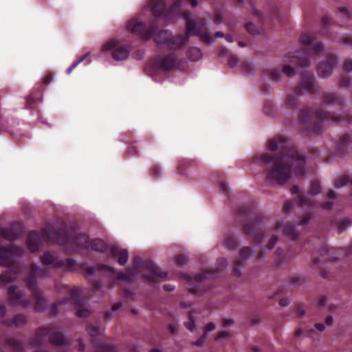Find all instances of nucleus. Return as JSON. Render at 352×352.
Masks as SVG:
<instances>
[{
  "mask_svg": "<svg viewBox=\"0 0 352 352\" xmlns=\"http://www.w3.org/2000/svg\"><path fill=\"white\" fill-rule=\"evenodd\" d=\"M271 152L276 155L261 153L252 158V163L261 166L270 182L278 185L286 184L296 175L302 177L305 175V158L295 146H292L287 138L278 136L270 139L267 144Z\"/></svg>",
  "mask_w": 352,
  "mask_h": 352,
  "instance_id": "1",
  "label": "nucleus"
},
{
  "mask_svg": "<svg viewBox=\"0 0 352 352\" xmlns=\"http://www.w3.org/2000/svg\"><path fill=\"white\" fill-rule=\"evenodd\" d=\"M183 17L186 20V32L184 34L172 35L168 30H162L157 27L158 19H154L148 23H145L136 19H132L127 25L128 30L132 33L141 36L148 41L153 38L159 45H164L170 51H176L184 47L192 36H199L206 44L212 43L210 32L206 28V21L199 18L197 21L190 19V13L184 12Z\"/></svg>",
  "mask_w": 352,
  "mask_h": 352,
  "instance_id": "2",
  "label": "nucleus"
},
{
  "mask_svg": "<svg viewBox=\"0 0 352 352\" xmlns=\"http://www.w3.org/2000/svg\"><path fill=\"white\" fill-rule=\"evenodd\" d=\"M78 268L87 278L95 275L99 271L107 272L116 276L118 280L133 281L136 274H140L144 281L148 283L166 278L168 275L167 272L162 271L152 261L142 260L138 256H134L133 267L127 268L125 272H117L114 268L104 264H98L97 267L91 266L86 262L80 263Z\"/></svg>",
  "mask_w": 352,
  "mask_h": 352,
  "instance_id": "3",
  "label": "nucleus"
},
{
  "mask_svg": "<svg viewBox=\"0 0 352 352\" xmlns=\"http://www.w3.org/2000/svg\"><path fill=\"white\" fill-rule=\"evenodd\" d=\"M344 102L342 98L336 93H328L323 96V104L316 111L310 108L305 109L300 113L299 122L302 126V133L307 135L320 134L326 123H350L352 117L349 115L340 116L326 110L327 107H342Z\"/></svg>",
  "mask_w": 352,
  "mask_h": 352,
  "instance_id": "4",
  "label": "nucleus"
},
{
  "mask_svg": "<svg viewBox=\"0 0 352 352\" xmlns=\"http://www.w3.org/2000/svg\"><path fill=\"white\" fill-rule=\"evenodd\" d=\"M42 242H56L59 245L73 243L76 246L88 249L90 241L86 234L79 233L72 238L69 232L65 230H60L55 232L52 227L47 226L40 232H30L26 240V245L31 252H36L39 249Z\"/></svg>",
  "mask_w": 352,
  "mask_h": 352,
  "instance_id": "5",
  "label": "nucleus"
},
{
  "mask_svg": "<svg viewBox=\"0 0 352 352\" xmlns=\"http://www.w3.org/2000/svg\"><path fill=\"white\" fill-rule=\"evenodd\" d=\"M236 218L243 225V231L255 244H261L266 231L268 218L261 213H256L248 205L238 208Z\"/></svg>",
  "mask_w": 352,
  "mask_h": 352,
  "instance_id": "6",
  "label": "nucleus"
},
{
  "mask_svg": "<svg viewBox=\"0 0 352 352\" xmlns=\"http://www.w3.org/2000/svg\"><path fill=\"white\" fill-rule=\"evenodd\" d=\"M316 34L311 32L303 33L299 41L304 45L302 49L295 52L294 54L289 53L286 56V61L300 67H306L310 65L314 56H320L324 52V45L322 42H316Z\"/></svg>",
  "mask_w": 352,
  "mask_h": 352,
  "instance_id": "7",
  "label": "nucleus"
},
{
  "mask_svg": "<svg viewBox=\"0 0 352 352\" xmlns=\"http://www.w3.org/2000/svg\"><path fill=\"white\" fill-rule=\"evenodd\" d=\"M50 270L47 267H41L36 264H31L29 276L25 279V283L32 292V296L34 299V310L37 312H43L46 310L47 300L43 296V292L37 285L38 278L43 279L50 276Z\"/></svg>",
  "mask_w": 352,
  "mask_h": 352,
  "instance_id": "8",
  "label": "nucleus"
},
{
  "mask_svg": "<svg viewBox=\"0 0 352 352\" xmlns=\"http://www.w3.org/2000/svg\"><path fill=\"white\" fill-rule=\"evenodd\" d=\"M62 292L68 294L67 298L62 300H58L53 303L50 308L49 315L50 316H55L59 313V308L72 302L76 310V315L79 318H87L90 315V311L82 307V301L80 299L81 292L77 287H70L69 285H64L62 287Z\"/></svg>",
  "mask_w": 352,
  "mask_h": 352,
  "instance_id": "9",
  "label": "nucleus"
},
{
  "mask_svg": "<svg viewBox=\"0 0 352 352\" xmlns=\"http://www.w3.org/2000/svg\"><path fill=\"white\" fill-rule=\"evenodd\" d=\"M317 89L318 85L313 74L304 73L301 76L300 87H296L287 94L285 101L286 107L291 109H294L297 107V97L302 95V90L309 94H314L316 91Z\"/></svg>",
  "mask_w": 352,
  "mask_h": 352,
  "instance_id": "10",
  "label": "nucleus"
},
{
  "mask_svg": "<svg viewBox=\"0 0 352 352\" xmlns=\"http://www.w3.org/2000/svg\"><path fill=\"white\" fill-rule=\"evenodd\" d=\"M221 261L223 265L221 267H218L216 270H206L203 273L196 274L194 276L186 274L184 278L189 283L195 282V285L188 287L190 293L197 295H201L202 291H201V282L207 278H215L218 276V274L220 271L223 270L226 266V260L221 259Z\"/></svg>",
  "mask_w": 352,
  "mask_h": 352,
  "instance_id": "11",
  "label": "nucleus"
},
{
  "mask_svg": "<svg viewBox=\"0 0 352 352\" xmlns=\"http://www.w3.org/2000/svg\"><path fill=\"white\" fill-rule=\"evenodd\" d=\"M103 52H109L116 60H123L128 58L130 46L118 40L112 39L107 42L102 47Z\"/></svg>",
  "mask_w": 352,
  "mask_h": 352,
  "instance_id": "12",
  "label": "nucleus"
},
{
  "mask_svg": "<svg viewBox=\"0 0 352 352\" xmlns=\"http://www.w3.org/2000/svg\"><path fill=\"white\" fill-rule=\"evenodd\" d=\"M41 261L43 265H54L56 269L63 268L66 272H74L77 268V263L73 258H65L56 261L54 254L50 252H45L41 256Z\"/></svg>",
  "mask_w": 352,
  "mask_h": 352,
  "instance_id": "13",
  "label": "nucleus"
},
{
  "mask_svg": "<svg viewBox=\"0 0 352 352\" xmlns=\"http://www.w3.org/2000/svg\"><path fill=\"white\" fill-rule=\"evenodd\" d=\"M178 56L175 52L170 53L164 56L157 58L152 63L153 69L164 72L174 69L177 65Z\"/></svg>",
  "mask_w": 352,
  "mask_h": 352,
  "instance_id": "14",
  "label": "nucleus"
},
{
  "mask_svg": "<svg viewBox=\"0 0 352 352\" xmlns=\"http://www.w3.org/2000/svg\"><path fill=\"white\" fill-rule=\"evenodd\" d=\"M337 64V57L333 54H329L324 61L319 63L317 72L320 77L327 78L331 76L334 67Z\"/></svg>",
  "mask_w": 352,
  "mask_h": 352,
  "instance_id": "15",
  "label": "nucleus"
},
{
  "mask_svg": "<svg viewBox=\"0 0 352 352\" xmlns=\"http://www.w3.org/2000/svg\"><path fill=\"white\" fill-rule=\"evenodd\" d=\"M8 294L9 296L10 303L14 305H21L23 307H28L31 302L29 300H22L24 296V292L22 290H16V287L10 285L8 288Z\"/></svg>",
  "mask_w": 352,
  "mask_h": 352,
  "instance_id": "16",
  "label": "nucleus"
},
{
  "mask_svg": "<svg viewBox=\"0 0 352 352\" xmlns=\"http://www.w3.org/2000/svg\"><path fill=\"white\" fill-rule=\"evenodd\" d=\"M17 248L15 245L5 247L0 245V265L10 267L13 264V256L16 254Z\"/></svg>",
  "mask_w": 352,
  "mask_h": 352,
  "instance_id": "17",
  "label": "nucleus"
},
{
  "mask_svg": "<svg viewBox=\"0 0 352 352\" xmlns=\"http://www.w3.org/2000/svg\"><path fill=\"white\" fill-rule=\"evenodd\" d=\"M274 229L276 232L283 231L287 237L292 239H296L299 236L296 228L290 223H284L283 221H278L276 223Z\"/></svg>",
  "mask_w": 352,
  "mask_h": 352,
  "instance_id": "18",
  "label": "nucleus"
},
{
  "mask_svg": "<svg viewBox=\"0 0 352 352\" xmlns=\"http://www.w3.org/2000/svg\"><path fill=\"white\" fill-rule=\"evenodd\" d=\"M28 322V316L23 314H17L13 318H6L0 320V323L4 326L10 327L14 326L20 327L25 325Z\"/></svg>",
  "mask_w": 352,
  "mask_h": 352,
  "instance_id": "19",
  "label": "nucleus"
},
{
  "mask_svg": "<svg viewBox=\"0 0 352 352\" xmlns=\"http://www.w3.org/2000/svg\"><path fill=\"white\" fill-rule=\"evenodd\" d=\"M166 11V3L164 0H154L151 5V12L155 16H160L165 13V17L167 20L171 19L177 15H179L180 12L172 16H168V11Z\"/></svg>",
  "mask_w": 352,
  "mask_h": 352,
  "instance_id": "20",
  "label": "nucleus"
},
{
  "mask_svg": "<svg viewBox=\"0 0 352 352\" xmlns=\"http://www.w3.org/2000/svg\"><path fill=\"white\" fill-rule=\"evenodd\" d=\"M4 346L8 348L12 352H25V342L19 339L7 337L4 341Z\"/></svg>",
  "mask_w": 352,
  "mask_h": 352,
  "instance_id": "21",
  "label": "nucleus"
},
{
  "mask_svg": "<svg viewBox=\"0 0 352 352\" xmlns=\"http://www.w3.org/2000/svg\"><path fill=\"white\" fill-rule=\"evenodd\" d=\"M251 253L250 247H243L239 251V260L236 261L232 269V274L234 276L239 277L241 275L239 267L243 264L245 261L248 258Z\"/></svg>",
  "mask_w": 352,
  "mask_h": 352,
  "instance_id": "22",
  "label": "nucleus"
},
{
  "mask_svg": "<svg viewBox=\"0 0 352 352\" xmlns=\"http://www.w3.org/2000/svg\"><path fill=\"white\" fill-rule=\"evenodd\" d=\"M109 256L115 258L118 256V262L120 265H124L129 259V252L126 249L119 250L117 247H111L109 248Z\"/></svg>",
  "mask_w": 352,
  "mask_h": 352,
  "instance_id": "23",
  "label": "nucleus"
},
{
  "mask_svg": "<svg viewBox=\"0 0 352 352\" xmlns=\"http://www.w3.org/2000/svg\"><path fill=\"white\" fill-rule=\"evenodd\" d=\"M284 250L282 248H277L274 252L276 255L275 262L278 266H280L281 264L287 263L292 257H293L296 254L300 252L298 251H293L292 249L288 251L287 256L283 255Z\"/></svg>",
  "mask_w": 352,
  "mask_h": 352,
  "instance_id": "24",
  "label": "nucleus"
},
{
  "mask_svg": "<svg viewBox=\"0 0 352 352\" xmlns=\"http://www.w3.org/2000/svg\"><path fill=\"white\" fill-rule=\"evenodd\" d=\"M282 72L288 77L293 76L295 74L294 69L290 65H285L282 71L278 69H272L270 72V77L273 80L278 81L280 79Z\"/></svg>",
  "mask_w": 352,
  "mask_h": 352,
  "instance_id": "25",
  "label": "nucleus"
},
{
  "mask_svg": "<svg viewBox=\"0 0 352 352\" xmlns=\"http://www.w3.org/2000/svg\"><path fill=\"white\" fill-rule=\"evenodd\" d=\"M333 26L334 25L331 22V20L329 18V16H323L322 19V27L320 34L324 36H327L329 38H333Z\"/></svg>",
  "mask_w": 352,
  "mask_h": 352,
  "instance_id": "26",
  "label": "nucleus"
},
{
  "mask_svg": "<svg viewBox=\"0 0 352 352\" xmlns=\"http://www.w3.org/2000/svg\"><path fill=\"white\" fill-rule=\"evenodd\" d=\"M17 276L18 273L15 270L8 268L0 274V286L14 281Z\"/></svg>",
  "mask_w": 352,
  "mask_h": 352,
  "instance_id": "27",
  "label": "nucleus"
},
{
  "mask_svg": "<svg viewBox=\"0 0 352 352\" xmlns=\"http://www.w3.org/2000/svg\"><path fill=\"white\" fill-rule=\"evenodd\" d=\"M333 254V253H336L337 256H329V260L330 261H335L336 260H337L338 258V256H340L342 253H344V250L343 249H339V250H334L333 248H331L329 249L328 248V246L324 243H322L321 248H320L319 250V254H320V256L321 257H322L323 256L326 255V254H329V253Z\"/></svg>",
  "mask_w": 352,
  "mask_h": 352,
  "instance_id": "28",
  "label": "nucleus"
},
{
  "mask_svg": "<svg viewBox=\"0 0 352 352\" xmlns=\"http://www.w3.org/2000/svg\"><path fill=\"white\" fill-rule=\"evenodd\" d=\"M89 248L99 252H104L109 250L106 243L100 239H95L89 242Z\"/></svg>",
  "mask_w": 352,
  "mask_h": 352,
  "instance_id": "29",
  "label": "nucleus"
},
{
  "mask_svg": "<svg viewBox=\"0 0 352 352\" xmlns=\"http://www.w3.org/2000/svg\"><path fill=\"white\" fill-rule=\"evenodd\" d=\"M224 243L227 248L234 250L238 248L240 244L239 241L231 233L225 235Z\"/></svg>",
  "mask_w": 352,
  "mask_h": 352,
  "instance_id": "30",
  "label": "nucleus"
},
{
  "mask_svg": "<svg viewBox=\"0 0 352 352\" xmlns=\"http://www.w3.org/2000/svg\"><path fill=\"white\" fill-rule=\"evenodd\" d=\"M352 224V221L349 219H335L332 223L331 226H335L338 230L339 233H342L346 228H348Z\"/></svg>",
  "mask_w": 352,
  "mask_h": 352,
  "instance_id": "31",
  "label": "nucleus"
},
{
  "mask_svg": "<svg viewBox=\"0 0 352 352\" xmlns=\"http://www.w3.org/2000/svg\"><path fill=\"white\" fill-rule=\"evenodd\" d=\"M0 237L12 242L17 239V234L12 229L8 228H0Z\"/></svg>",
  "mask_w": 352,
  "mask_h": 352,
  "instance_id": "32",
  "label": "nucleus"
},
{
  "mask_svg": "<svg viewBox=\"0 0 352 352\" xmlns=\"http://www.w3.org/2000/svg\"><path fill=\"white\" fill-rule=\"evenodd\" d=\"M188 58L192 61L199 60L202 56L201 50L197 47H189L186 52Z\"/></svg>",
  "mask_w": 352,
  "mask_h": 352,
  "instance_id": "33",
  "label": "nucleus"
},
{
  "mask_svg": "<svg viewBox=\"0 0 352 352\" xmlns=\"http://www.w3.org/2000/svg\"><path fill=\"white\" fill-rule=\"evenodd\" d=\"M41 98V91H38L35 94V96L30 94L26 99V107L28 109H32L36 107L37 103Z\"/></svg>",
  "mask_w": 352,
  "mask_h": 352,
  "instance_id": "34",
  "label": "nucleus"
},
{
  "mask_svg": "<svg viewBox=\"0 0 352 352\" xmlns=\"http://www.w3.org/2000/svg\"><path fill=\"white\" fill-rule=\"evenodd\" d=\"M351 142L352 138L350 135L347 134L342 135L340 138L339 142L338 143V151L340 154L344 153L347 146Z\"/></svg>",
  "mask_w": 352,
  "mask_h": 352,
  "instance_id": "35",
  "label": "nucleus"
},
{
  "mask_svg": "<svg viewBox=\"0 0 352 352\" xmlns=\"http://www.w3.org/2000/svg\"><path fill=\"white\" fill-rule=\"evenodd\" d=\"M183 0H174L168 11V16H172L181 12V4Z\"/></svg>",
  "mask_w": 352,
  "mask_h": 352,
  "instance_id": "36",
  "label": "nucleus"
},
{
  "mask_svg": "<svg viewBox=\"0 0 352 352\" xmlns=\"http://www.w3.org/2000/svg\"><path fill=\"white\" fill-rule=\"evenodd\" d=\"M349 182H350L352 186V178L351 179L349 175H345L336 179L335 186L338 188H340L346 185Z\"/></svg>",
  "mask_w": 352,
  "mask_h": 352,
  "instance_id": "37",
  "label": "nucleus"
},
{
  "mask_svg": "<svg viewBox=\"0 0 352 352\" xmlns=\"http://www.w3.org/2000/svg\"><path fill=\"white\" fill-rule=\"evenodd\" d=\"M192 162L190 160H183L178 165V172L179 174H184V171L192 166Z\"/></svg>",
  "mask_w": 352,
  "mask_h": 352,
  "instance_id": "38",
  "label": "nucleus"
},
{
  "mask_svg": "<svg viewBox=\"0 0 352 352\" xmlns=\"http://www.w3.org/2000/svg\"><path fill=\"white\" fill-rule=\"evenodd\" d=\"M96 348L102 352H116V348L111 344H97Z\"/></svg>",
  "mask_w": 352,
  "mask_h": 352,
  "instance_id": "39",
  "label": "nucleus"
},
{
  "mask_svg": "<svg viewBox=\"0 0 352 352\" xmlns=\"http://www.w3.org/2000/svg\"><path fill=\"white\" fill-rule=\"evenodd\" d=\"M321 191V187L320 185V182L318 180H314L311 182L309 193L312 195H316L320 193Z\"/></svg>",
  "mask_w": 352,
  "mask_h": 352,
  "instance_id": "40",
  "label": "nucleus"
},
{
  "mask_svg": "<svg viewBox=\"0 0 352 352\" xmlns=\"http://www.w3.org/2000/svg\"><path fill=\"white\" fill-rule=\"evenodd\" d=\"M89 56V54H85L82 55L78 60L74 61L72 65L67 69V74H69L83 60H85L87 57Z\"/></svg>",
  "mask_w": 352,
  "mask_h": 352,
  "instance_id": "41",
  "label": "nucleus"
},
{
  "mask_svg": "<svg viewBox=\"0 0 352 352\" xmlns=\"http://www.w3.org/2000/svg\"><path fill=\"white\" fill-rule=\"evenodd\" d=\"M87 331L91 337H95L100 334V329L98 326L91 324L87 326Z\"/></svg>",
  "mask_w": 352,
  "mask_h": 352,
  "instance_id": "42",
  "label": "nucleus"
},
{
  "mask_svg": "<svg viewBox=\"0 0 352 352\" xmlns=\"http://www.w3.org/2000/svg\"><path fill=\"white\" fill-rule=\"evenodd\" d=\"M338 43L340 45L352 46V36H350V35L342 36L338 39Z\"/></svg>",
  "mask_w": 352,
  "mask_h": 352,
  "instance_id": "43",
  "label": "nucleus"
},
{
  "mask_svg": "<svg viewBox=\"0 0 352 352\" xmlns=\"http://www.w3.org/2000/svg\"><path fill=\"white\" fill-rule=\"evenodd\" d=\"M241 66L243 72L247 74H251L254 70L253 65L250 62L244 61Z\"/></svg>",
  "mask_w": 352,
  "mask_h": 352,
  "instance_id": "44",
  "label": "nucleus"
},
{
  "mask_svg": "<svg viewBox=\"0 0 352 352\" xmlns=\"http://www.w3.org/2000/svg\"><path fill=\"white\" fill-rule=\"evenodd\" d=\"M304 280V278L301 276H292L289 278V284L294 286H297L301 285Z\"/></svg>",
  "mask_w": 352,
  "mask_h": 352,
  "instance_id": "45",
  "label": "nucleus"
},
{
  "mask_svg": "<svg viewBox=\"0 0 352 352\" xmlns=\"http://www.w3.org/2000/svg\"><path fill=\"white\" fill-rule=\"evenodd\" d=\"M277 241H278V236L276 234H273L271 236V237H270L268 243L265 245V247L269 250L272 249L274 247Z\"/></svg>",
  "mask_w": 352,
  "mask_h": 352,
  "instance_id": "46",
  "label": "nucleus"
},
{
  "mask_svg": "<svg viewBox=\"0 0 352 352\" xmlns=\"http://www.w3.org/2000/svg\"><path fill=\"white\" fill-rule=\"evenodd\" d=\"M339 85L342 87H349L351 85V78L349 76L341 77Z\"/></svg>",
  "mask_w": 352,
  "mask_h": 352,
  "instance_id": "47",
  "label": "nucleus"
},
{
  "mask_svg": "<svg viewBox=\"0 0 352 352\" xmlns=\"http://www.w3.org/2000/svg\"><path fill=\"white\" fill-rule=\"evenodd\" d=\"M245 29L251 34H256L258 32V29L254 25V24H253L252 23H250V22L247 23L245 24Z\"/></svg>",
  "mask_w": 352,
  "mask_h": 352,
  "instance_id": "48",
  "label": "nucleus"
},
{
  "mask_svg": "<svg viewBox=\"0 0 352 352\" xmlns=\"http://www.w3.org/2000/svg\"><path fill=\"white\" fill-rule=\"evenodd\" d=\"M150 173L152 177H158L161 174V168L157 165H153L150 169Z\"/></svg>",
  "mask_w": 352,
  "mask_h": 352,
  "instance_id": "49",
  "label": "nucleus"
},
{
  "mask_svg": "<svg viewBox=\"0 0 352 352\" xmlns=\"http://www.w3.org/2000/svg\"><path fill=\"white\" fill-rule=\"evenodd\" d=\"M343 69L345 72H352V59L351 58H347L344 61Z\"/></svg>",
  "mask_w": 352,
  "mask_h": 352,
  "instance_id": "50",
  "label": "nucleus"
},
{
  "mask_svg": "<svg viewBox=\"0 0 352 352\" xmlns=\"http://www.w3.org/2000/svg\"><path fill=\"white\" fill-rule=\"evenodd\" d=\"M340 14L341 17L348 19H352V14L349 12L346 8L343 7L340 8Z\"/></svg>",
  "mask_w": 352,
  "mask_h": 352,
  "instance_id": "51",
  "label": "nucleus"
},
{
  "mask_svg": "<svg viewBox=\"0 0 352 352\" xmlns=\"http://www.w3.org/2000/svg\"><path fill=\"white\" fill-rule=\"evenodd\" d=\"M189 319H190V321L188 322H185V327L190 331H193L194 329L195 328V321L194 320L192 319V314L191 313H189Z\"/></svg>",
  "mask_w": 352,
  "mask_h": 352,
  "instance_id": "52",
  "label": "nucleus"
},
{
  "mask_svg": "<svg viewBox=\"0 0 352 352\" xmlns=\"http://www.w3.org/2000/svg\"><path fill=\"white\" fill-rule=\"evenodd\" d=\"M327 300V298L325 296H320L316 300L315 303L318 307H322L326 305Z\"/></svg>",
  "mask_w": 352,
  "mask_h": 352,
  "instance_id": "53",
  "label": "nucleus"
},
{
  "mask_svg": "<svg viewBox=\"0 0 352 352\" xmlns=\"http://www.w3.org/2000/svg\"><path fill=\"white\" fill-rule=\"evenodd\" d=\"M175 261L177 265L182 266L186 264V258L184 255L179 254L175 257Z\"/></svg>",
  "mask_w": 352,
  "mask_h": 352,
  "instance_id": "54",
  "label": "nucleus"
},
{
  "mask_svg": "<svg viewBox=\"0 0 352 352\" xmlns=\"http://www.w3.org/2000/svg\"><path fill=\"white\" fill-rule=\"evenodd\" d=\"M53 79V75L51 73H48L45 75V78H43V85L47 86L49 85Z\"/></svg>",
  "mask_w": 352,
  "mask_h": 352,
  "instance_id": "55",
  "label": "nucleus"
},
{
  "mask_svg": "<svg viewBox=\"0 0 352 352\" xmlns=\"http://www.w3.org/2000/svg\"><path fill=\"white\" fill-rule=\"evenodd\" d=\"M299 204L302 206L305 205H309L311 204L310 201L306 198L305 196L300 195L298 199Z\"/></svg>",
  "mask_w": 352,
  "mask_h": 352,
  "instance_id": "56",
  "label": "nucleus"
},
{
  "mask_svg": "<svg viewBox=\"0 0 352 352\" xmlns=\"http://www.w3.org/2000/svg\"><path fill=\"white\" fill-rule=\"evenodd\" d=\"M220 190L223 193L227 194L228 192L229 186L225 182H221L219 184Z\"/></svg>",
  "mask_w": 352,
  "mask_h": 352,
  "instance_id": "57",
  "label": "nucleus"
},
{
  "mask_svg": "<svg viewBox=\"0 0 352 352\" xmlns=\"http://www.w3.org/2000/svg\"><path fill=\"white\" fill-rule=\"evenodd\" d=\"M253 11H254V15L258 18V19L261 21V23L263 25L265 24L266 22L265 21L264 19L263 18L261 13L254 8H253Z\"/></svg>",
  "mask_w": 352,
  "mask_h": 352,
  "instance_id": "58",
  "label": "nucleus"
},
{
  "mask_svg": "<svg viewBox=\"0 0 352 352\" xmlns=\"http://www.w3.org/2000/svg\"><path fill=\"white\" fill-rule=\"evenodd\" d=\"M293 207V204L291 201H286L283 207V210L284 212H289Z\"/></svg>",
  "mask_w": 352,
  "mask_h": 352,
  "instance_id": "59",
  "label": "nucleus"
},
{
  "mask_svg": "<svg viewBox=\"0 0 352 352\" xmlns=\"http://www.w3.org/2000/svg\"><path fill=\"white\" fill-rule=\"evenodd\" d=\"M223 21V17L221 13H217L214 18V23L217 25L221 24Z\"/></svg>",
  "mask_w": 352,
  "mask_h": 352,
  "instance_id": "60",
  "label": "nucleus"
},
{
  "mask_svg": "<svg viewBox=\"0 0 352 352\" xmlns=\"http://www.w3.org/2000/svg\"><path fill=\"white\" fill-rule=\"evenodd\" d=\"M206 334L204 333L197 340L194 342V345L200 346L203 344L206 340Z\"/></svg>",
  "mask_w": 352,
  "mask_h": 352,
  "instance_id": "61",
  "label": "nucleus"
},
{
  "mask_svg": "<svg viewBox=\"0 0 352 352\" xmlns=\"http://www.w3.org/2000/svg\"><path fill=\"white\" fill-rule=\"evenodd\" d=\"M305 310L302 305H298L296 309V314L298 317H302L305 315Z\"/></svg>",
  "mask_w": 352,
  "mask_h": 352,
  "instance_id": "62",
  "label": "nucleus"
},
{
  "mask_svg": "<svg viewBox=\"0 0 352 352\" xmlns=\"http://www.w3.org/2000/svg\"><path fill=\"white\" fill-rule=\"evenodd\" d=\"M237 63H238L237 57H236L234 56H232L229 59L228 64H229L230 67H233L236 65Z\"/></svg>",
  "mask_w": 352,
  "mask_h": 352,
  "instance_id": "63",
  "label": "nucleus"
},
{
  "mask_svg": "<svg viewBox=\"0 0 352 352\" xmlns=\"http://www.w3.org/2000/svg\"><path fill=\"white\" fill-rule=\"evenodd\" d=\"M168 331L173 335L177 333V325L175 323L169 324L168 326Z\"/></svg>",
  "mask_w": 352,
  "mask_h": 352,
  "instance_id": "64",
  "label": "nucleus"
}]
</instances>
